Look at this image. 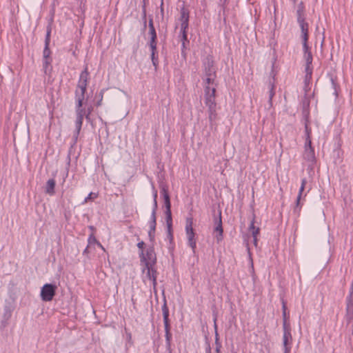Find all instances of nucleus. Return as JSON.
I'll use <instances>...</instances> for the list:
<instances>
[{"mask_svg":"<svg viewBox=\"0 0 353 353\" xmlns=\"http://www.w3.org/2000/svg\"><path fill=\"white\" fill-rule=\"evenodd\" d=\"M89 73L87 68L81 72L78 82L77 88L75 90L76 105V121H75V132L74 136L77 138L81 131L83 117H85L86 110L82 108L83 101L85 99V93L88 85Z\"/></svg>","mask_w":353,"mask_h":353,"instance_id":"1","label":"nucleus"},{"mask_svg":"<svg viewBox=\"0 0 353 353\" xmlns=\"http://www.w3.org/2000/svg\"><path fill=\"white\" fill-rule=\"evenodd\" d=\"M161 193L162 194L163 199L165 206L166 208L165 214H166V223L168 226V235L172 239V234L171 233L172 230V214H171V204L170 200V196L168 192V190L165 185L161 186Z\"/></svg>","mask_w":353,"mask_h":353,"instance_id":"2","label":"nucleus"},{"mask_svg":"<svg viewBox=\"0 0 353 353\" xmlns=\"http://www.w3.org/2000/svg\"><path fill=\"white\" fill-rule=\"evenodd\" d=\"M192 218L186 219L185 232L188 236V244L191 247L192 252L194 253L196 242L194 239L195 234L192 228Z\"/></svg>","mask_w":353,"mask_h":353,"instance_id":"3","label":"nucleus"},{"mask_svg":"<svg viewBox=\"0 0 353 353\" xmlns=\"http://www.w3.org/2000/svg\"><path fill=\"white\" fill-rule=\"evenodd\" d=\"M57 287L55 285L46 283L41 290V298L43 301H50L56 294Z\"/></svg>","mask_w":353,"mask_h":353,"instance_id":"4","label":"nucleus"},{"mask_svg":"<svg viewBox=\"0 0 353 353\" xmlns=\"http://www.w3.org/2000/svg\"><path fill=\"white\" fill-rule=\"evenodd\" d=\"M139 256L141 262L144 265L146 263H151L152 265H154L156 263V256L153 248H148L145 254L143 252V250H141Z\"/></svg>","mask_w":353,"mask_h":353,"instance_id":"5","label":"nucleus"},{"mask_svg":"<svg viewBox=\"0 0 353 353\" xmlns=\"http://www.w3.org/2000/svg\"><path fill=\"white\" fill-rule=\"evenodd\" d=\"M216 88L215 86L205 88V103L206 106L216 104L215 99Z\"/></svg>","mask_w":353,"mask_h":353,"instance_id":"6","label":"nucleus"},{"mask_svg":"<svg viewBox=\"0 0 353 353\" xmlns=\"http://www.w3.org/2000/svg\"><path fill=\"white\" fill-rule=\"evenodd\" d=\"M153 265H152L151 263H146L145 265H144L145 267L143 270V272L147 270L146 277L152 281L153 287L155 288L157 285V271L154 268Z\"/></svg>","mask_w":353,"mask_h":353,"instance_id":"7","label":"nucleus"},{"mask_svg":"<svg viewBox=\"0 0 353 353\" xmlns=\"http://www.w3.org/2000/svg\"><path fill=\"white\" fill-rule=\"evenodd\" d=\"M298 23L299 25V27L301 30V38L303 41V46H306V43H307L308 41V28L309 25L305 21V19H301L298 21Z\"/></svg>","mask_w":353,"mask_h":353,"instance_id":"8","label":"nucleus"},{"mask_svg":"<svg viewBox=\"0 0 353 353\" xmlns=\"http://www.w3.org/2000/svg\"><path fill=\"white\" fill-rule=\"evenodd\" d=\"M214 232L216 233L215 237L216 239V241L219 243L223 239V227H222V220H221V214L219 213V218L215 220V228L214 230Z\"/></svg>","mask_w":353,"mask_h":353,"instance_id":"9","label":"nucleus"},{"mask_svg":"<svg viewBox=\"0 0 353 353\" xmlns=\"http://www.w3.org/2000/svg\"><path fill=\"white\" fill-rule=\"evenodd\" d=\"M303 157L307 161L311 162L312 163H314L315 154H314V148L312 147V144H308V143H305Z\"/></svg>","mask_w":353,"mask_h":353,"instance_id":"10","label":"nucleus"},{"mask_svg":"<svg viewBox=\"0 0 353 353\" xmlns=\"http://www.w3.org/2000/svg\"><path fill=\"white\" fill-rule=\"evenodd\" d=\"M181 29H188L189 24V11L185 7L181 8Z\"/></svg>","mask_w":353,"mask_h":353,"instance_id":"11","label":"nucleus"},{"mask_svg":"<svg viewBox=\"0 0 353 353\" xmlns=\"http://www.w3.org/2000/svg\"><path fill=\"white\" fill-rule=\"evenodd\" d=\"M292 341L291 332H284L283 337V343L284 347V353H290L291 346L290 344Z\"/></svg>","mask_w":353,"mask_h":353,"instance_id":"12","label":"nucleus"},{"mask_svg":"<svg viewBox=\"0 0 353 353\" xmlns=\"http://www.w3.org/2000/svg\"><path fill=\"white\" fill-rule=\"evenodd\" d=\"M162 312H163L165 332L170 331L171 327H170V320H169V310L167 306L166 302H165L162 306Z\"/></svg>","mask_w":353,"mask_h":353,"instance_id":"13","label":"nucleus"},{"mask_svg":"<svg viewBox=\"0 0 353 353\" xmlns=\"http://www.w3.org/2000/svg\"><path fill=\"white\" fill-rule=\"evenodd\" d=\"M205 77L216 76V69L214 66V62L209 59L204 64Z\"/></svg>","mask_w":353,"mask_h":353,"instance_id":"14","label":"nucleus"},{"mask_svg":"<svg viewBox=\"0 0 353 353\" xmlns=\"http://www.w3.org/2000/svg\"><path fill=\"white\" fill-rule=\"evenodd\" d=\"M56 185V182L54 179H50L46 182L45 192L46 194L52 196L55 193L54 188Z\"/></svg>","mask_w":353,"mask_h":353,"instance_id":"15","label":"nucleus"},{"mask_svg":"<svg viewBox=\"0 0 353 353\" xmlns=\"http://www.w3.org/2000/svg\"><path fill=\"white\" fill-rule=\"evenodd\" d=\"M50 30L47 32L46 37L45 39V48L43 50V59H50V50L49 48L50 44Z\"/></svg>","mask_w":353,"mask_h":353,"instance_id":"16","label":"nucleus"},{"mask_svg":"<svg viewBox=\"0 0 353 353\" xmlns=\"http://www.w3.org/2000/svg\"><path fill=\"white\" fill-rule=\"evenodd\" d=\"M303 52H304L303 57L305 60L306 63L312 64L313 59H312V52L310 50L307 43H306V46H303Z\"/></svg>","mask_w":353,"mask_h":353,"instance_id":"17","label":"nucleus"},{"mask_svg":"<svg viewBox=\"0 0 353 353\" xmlns=\"http://www.w3.org/2000/svg\"><path fill=\"white\" fill-rule=\"evenodd\" d=\"M207 107L208 108L209 120L211 123H212L216 119L217 117L216 104L208 105Z\"/></svg>","mask_w":353,"mask_h":353,"instance_id":"18","label":"nucleus"},{"mask_svg":"<svg viewBox=\"0 0 353 353\" xmlns=\"http://www.w3.org/2000/svg\"><path fill=\"white\" fill-rule=\"evenodd\" d=\"M296 16H297V22L301 19H305V7L303 6V2H301L298 6L296 10Z\"/></svg>","mask_w":353,"mask_h":353,"instance_id":"19","label":"nucleus"},{"mask_svg":"<svg viewBox=\"0 0 353 353\" xmlns=\"http://www.w3.org/2000/svg\"><path fill=\"white\" fill-rule=\"evenodd\" d=\"M306 183H307L306 179H303L302 181H301V188L299 189V194H298V196H297V198H296V208H298L299 204H300V201H301V196H302L303 192V190L305 189Z\"/></svg>","mask_w":353,"mask_h":353,"instance_id":"20","label":"nucleus"},{"mask_svg":"<svg viewBox=\"0 0 353 353\" xmlns=\"http://www.w3.org/2000/svg\"><path fill=\"white\" fill-rule=\"evenodd\" d=\"M154 197V207L151 214V220L150 221H156V211L157 209V191L156 190H154L153 192Z\"/></svg>","mask_w":353,"mask_h":353,"instance_id":"21","label":"nucleus"},{"mask_svg":"<svg viewBox=\"0 0 353 353\" xmlns=\"http://www.w3.org/2000/svg\"><path fill=\"white\" fill-rule=\"evenodd\" d=\"M249 230L252 232V235L253 237H257V235L259 234V228H256L254 226V216L253 217L251 221Z\"/></svg>","mask_w":353,"mask_h":353,"instance_id":"22","label":"nucleus"},{"mask_svg":"<svg viewBox=\"0 0 353 353\" xmlns=\"http://www.w3.org/2000/svg\"><path fill=\"white\" fill-rule=\"evenodd\" d=\"M43 68L45 74H48L51 71L52 67L50 59H43Z\"/></svg>","mask_w":353,"mask_h":353,"instance_id":"23","label":"nucleus"},{"mask_svg":"<svg viewBox=\"0 0 353 353\" xmlns=\"http://www.w3.org/2000/svg\"><path fill=\"white\" fill-rule=\"evenodd\" d=\"M150 230L148 232V235L151 240H152L154 238V232H155V228L157 222L156 221H150Z\"/></svg>","mask_w":353,"mask_h":353,"instance_id":"24","label":"nucleus"},{"mask_svg":"<svg viewBox=\"0 0 353 353\" xmlns=\"http://www.w3.org/2000/svg\"><path fill=\"white\" fill-rule=\"evenodd\" d=\"M148 28H149V34L150 37H157V32L154 26L153 20L152 19H149L148 21Z\"/></svg>","mask_w":353,"mask_h":353,"instance_id":"25","label":"nucleus"},{"mask_svg":"<svg viewBox=\"0 0 353 353\" xmlns=\"http://www.w3.org/2000/svg\"><path fill=\"white\" fill-rule=\"evenodd\" d=\"M268 88H269V102H270V105H272V100L275 94L274 84L272 82L270 81V83L268 84Z\"/></svg>","mask_w":353,"mask_h":353,"instance_id":"26","label":"nucleus"},{"mask_svg":"<svg viewBox=\"0 0 353 353\" xmlns=\"http://www.w3.org/2000/svg\"><path fill=\"white\" fill-rule=\"evenodd\" d=\"M305 134H306L305 143H307L308 144H312V141H311V138H310L311 129L309 128V127H308L307 121H306V122L305 123Z\"/></svg>","mask_w":353,"mask_h":353,"instance_id":"27","label":"nucleus"},{"mask_svg":"<svg viewBox=\"0 0 353 353\" xmlns=\"http://www.w3.org/2000/svg\"><path fill=\"white\" fill-rule=\"evenodd\" d=\"M305 73H306L305 74V80L310 79L311 77H312V64L306 63L305 64Z\"/></svg>","mask_w":353,"mask_h":353,"instance_id":"28","label":"nucleus"},{"mask_svg":"<svg viewBox=\"0 0 353 353\" xmlns=\"http://www.w3.org/2000/svg\"><path fill=\"white\" fill-rule=\"evenodd\" d=\"M216 76H212V77H206L205 79V88L206 86H210L214 85Z\"/></svg>","mask_w":353,"mask_h":353,"instance_id":"29","label":"nucleus"},{"mask_svg":"<svg viewBox=\"0 0 353 353\" xmlns=\"http://www.w3.org/2000/svg\"><path fill=\"white\" fill-rule=\"evenodd\" d=\"M98 196V194L97 193H94V192H90L88 196H86L83 201V202L82 203L83 204H85L87 203L88 202H89L90 201H93L94 199H95L96 198H97Z\"/></svg>","mask_w":353,"mask_h":353,"instance_id":"30","label":"nucleus"},{"mask_svg":"<svg viewBox=\"0 0 353 353\" xmlns=\"http://www.w3.org/2000/svg\"><path fill=\"white\" fill-rule=\"evenodd\" d=\"M149 46L151 50L157 51V37H150Z\"/></svg>","mask_w":353,"mask_h":353,"instance_id":"31","label":"nucleus"},{"mask_svg":"<svg viewBox=\"0 0 353 353\" xmlns=\"http://www.w3.org/2000/svg\"><path fill=\"white\" fill-rule=\"evenodd\" d=\"M88 243L89 244H92V243H97L99 247H101L102 249H103L102 245L97 241V239L95 238V236H94L93 234H90L89 238H88Z\"/></svg>","mask_w":353,"mask_h":353,"instance_id":"32","label":"nucleus"},{"mask_svg":"<svg viewBox=\"0 0 353 353\" xmlns=\"http://www.w3.org/2000/svg\"><path fill=\"white\" fill-rule=\"evenodd\" d=\"M156 52L157 51L151 50V59L152 61V64L155 67V68H157V67L159 64L158 58L155 56Z\"/></svg>","mask_w":353,"mask_h":353,"instance_id":"33","label":"nucleus"},{"mask_svg":"<svg viewBox=\"0 0 353 353\" xmlns=\"http://www.w3.org/2000/svg\"><path fill=\"white\" fill-rule=\"evenodd\" d=\"M288 319H283V329L284 332H291L290 323L288 322Z\"/></svg>","mask_w":353,"mask_h":353,"instance_id":"34","label":"nucleus"},{"mask_svg":"<svg viewBox=\"0 0 353 353\" xmlns=\"http://www.w3.org/2000/svg\"><path fill=\"white\" fill-rule=\"evenodd\" d=\"M215 344H216V353H220L221 352V345L219 342L218 334H217L216 331Z\"/></svg>","mask_w":353,"mask_h":353,"instance_id":"35","label":"nucleus"},{"mask_svg":"<svg viewBox=\"0 0 353 353\" xmlns=\"http://www.w3.org/2000/svg\"><path fill=\"white\" fill-rule=\"evenodd\" d=\"M282 310H283V319H288V316H287V312H286V310H287V307H286V304H285V302L283 300L282 301Z\"/></svg>","mask_w":353,"mask_h":353,"instance_id":"36","label":"nucleus"},{"mask_svg":"<svg viewBox=\"0 0 353 353\" xmlns=\"http://www.w3.org/2000/svg\"><path fill=\"white\" fill-rule=\"evenodd\" d=\"M165 341L168 346L170 345V341L172 339V334L170 331H165Z\"/></svg>","mask_w":353,"mask_h":353,"instance_id":"37","label":"nucleus"},{"mask_svg":"<svg viewBox=\"0 0 353 353\" xmlns=\"http://www.w3.org/2000/svg\"><path fill=\"white\" fill-rule=\"evenodd\" d=\"M181 41H188V36H187V29L181 30Z\"/></svg>","mask_w":353,"mask_h":353,"instance_id":"38","label":"nucleus"},{"mask_svg":"<svg viewBox=\"0 0 353 353\" xmlns=\"http://www.w3.org/2000/svg\"><path fill=\"white\" fill-rule=\"evenodd\" d=\"M92 108H88V110H86V114H85V118L87 119H90V114H91V112H92Z\"/></svg>","mask_w":353,"mask_h":353,"instance_id":"39","label":"nucleus"},{"mask_svg":"<svg viewBox=\"0 0 353 353\" xmlns=\"http://www.w3.org/2000/svg\"><path fill=\"white\" fill-rule=\"evenodd\" d=\"M161 14V16L163 17L164 10H163V0H161V6H160Z\"/></svg>","mask_w":353,"mask_h":353,"instance_id":"40","label":"nucleus"},{"mask_svg":"<svg viewBox=\"0 0 353 353\" xmlns=\"http://www.w3.org/2000/svg\"><path fill=\"white\" fill-rule=\"evenodd\" d=\"M144 245L145 243L143 241H140L137 243V247L141 250H143Z\"/></svg>","mask_w":353,"mask_h":353,"instance_id":"41","label":"nucleus"},{"mask_svg":"<svg viewBox=\"0 0 353 353\" xmlns=\"http://www.w3.org/2000/svg\"><path fill=\"white\" fill-rule=\"evenodd\" d=\"M228 0H220V3L222 4V6H224L226 4Z\"/></svg>","mask_w":353,"mask_h":353,"instance_id":"42","label":"nucleus"},{"mask_svg":"<svg viewBox=\"0 0 353 353\" xmlns=\"http://www.w3.org/2000/svg\"><path fill=\"white\" fill-rule=\"evenodd\" d=\"M253 242L255 246L257 245V237H253Z\"/></svg>","mask_w":353,"mask_h":353,"instance_id":"43","label":"nucleus"},{"mask_svg":"<svg viewBox=\"0 0 353 353\" xmlns=\"http://www.w3.org/2000/svg\"><path fill=\"white\" fill-rule=\"evenodd\" d=\"M185 42L183 41L182 42V49H185Z\"/></svg>","mask_w":353,"mask_h":353,"instance_id":"44","label":"nucleus"},{"mask_svg":"<svg viewBox=\"0 0 353 353\" xmlns=\"http://www.w3.org/2000/svg\"><path fill=\"white\" fill-rule=\"evenodd\" d=\"M207 353H211V350H210V347H208V348L207 350Z\"/></svg>","mask_w":353,"mask_h":353,"instance_id":"45","label":"nucleus"},{"mask_svg":"<svg viewBox=\"0 0 353 353\" xmlns=\"http://www.w3.org/2000/svg\"><path fill=\"white\" fill-rule=\"evenodd\" d=\"M101 100H102V98L101 99V100L97 103V105H101Z\"/></svg>","mask_w":353,"mask_h":353,"instance_id":"46","label":"nucleus"},{"mask_svg":"<svg viewBox=\"0 0 353 353\" xmlns=\"http://www.w3.org/2000/svg\"><path fill=\"white\" fill-rule=\"evenodd\" d=\"M89 228H90V230H93L94 229L93 226H90Z\"/></svg>","mask_w":353,"mask_h":353,"instance_id":"47","label":"nucleus"},{"mask_svg":"<svg viewBox=\"0 0 353 353\" xmlns=\"http://www.w3.org/2000/svg\"><path fill=\"white\" fill-rule=\"evenodd\" d=\"M88 252V248H86L85 249V250H84V252Z\"/></svg>","mask_w":353,"mask_h":353,"instance_id":"48","label":"nucleus"}]
</instances>
